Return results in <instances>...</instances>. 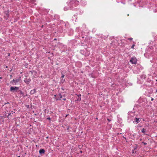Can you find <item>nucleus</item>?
Segmentation results:
<instances>
[{
    "label": "nucleus",
    "instance_id": "6",
    "mask_svg": "<svg viewBox=\"0 0 157 157\" xmlns=\"http://www.w3.org/2000/svg\"><path fill=\"white\" fill-rule=\"evenodd\" d=\"M31 81V79L30 78H29L28 79H27L26 78H25L24 80V82L26 83L27 84H29V82Z\"/></svg>",
    "mask_w": 157,
    "mask_h": 157
},
{
    "label": "nucleus",
    "instance_id": "24",
    "mask_svg": "<svg viewBox=\"0 0 157 157\" xmlns=\"http://www.w3.org/2000/svg\"><path fill=\"white\" fill-rule=\"evenodd\" d=\"M151 101H153L154 100V98H151Z\"/></svg>",
    "mask_w": 157,
    "mask_h": 157
},
{
    "label": "nucleus",
    "instance_id": "21",
    "mask_svg": "<svg viewBox=\"0 0 157 157\" xmlns=\"http://www.w3.org/2000/svg\"><path fill=\"white\" fill-rule=\"evenodd\" d=\"M47 119L50 120H51V118L50 117H48L47 118Z\"/></svg>",
    "mask_w": 157,
    "mask_h": 157
},
{
    "label": "nucleus",
    "instance_id": "16",
    "mask_svg": "<svg viewBox=\"0 0 157 157\" xmlns=\"http://www.w3.org/2000/svg\"><path fill=\"white\" fill-rule=\"evenodd\" d=\"M64 81H65L64 79H62L61 81V82L63 83L64 82Z\"/></svg>",
    "mask_w": 157,
    "mask_h": 157
},
{
    "label": "nucleus",
    "instance_id": "10",
    "mask_svg": "<svg viewBox=\"0 0 157 157\" xmlns=\"http://www.w3.org/2000/svg\"><path fill=\"white\" fill-rule=\"evenodd\" d=\"M141 132H142L144 133L146 132V130L144 128H143L142 130L141 131Z\"/></svg>",
    "mask_w": 157,
    "mask_h": 157
},
{
    "label": "nucleus",
    "instance_id": "17",
    "mask_svg": "<svg viewBox=\"0 0 157 157\" xmlns=\"http://www.w3.org/2000/svg\"><path fill=\"white\" fill-rule=\"evenodd\" d=\"M134 46H135V44H133L131 47V48L134 49Z\"/></svg>",
    "mask_w": 157,
    "mask_h": 157
},
{
    "label": "nucleus",
    "instance_id": "18",
    "mask_svg": "<svg viewBox=\"0 0 157 157\" xmlns=\"http://www.w3.org/2000/svg\"><path fill=\"white\" fill-rule=\"evenodd\" d=\"M143 143L144 144V145H146L147 144V143H146V142H143Z\"/></svg>",
    "mask_w": 157,
    "mask_h": 157
},
{
    "label": "nucleus",
    "instance_id": "8",
    "mask_svg": "<svg viewBox=\"0 0 157 157\" xmlns=\"http://www.w3.org/2000/svg\"><path fill=\"white\" fill-rule=\"evenodd\" d=\"M36 92V90L35 89H34L33 90H31L30 91V94H34Z\"/></svg>",
    "mask_w": 157,
    "mask_h": 157
},
{
    "label": "nucleus",
    "instance_id": "15",
    "mask_svg": "<svg viewBox=\"0 0 157 157\" xmlns=\"http://www.w3.org/2000/svg\"><path fill=\"white\" fill-rule=\"evenodd\" d=\"M81 100V98H80V97H78V99H77V100H78V101H80V100Z\"/></svg>",
    "mask_w": 157,
    "mask_h": 157
},
{
    "label": "nucleus",
    "instance_id": "13",
    "mask_svg": "<svg viewBox=\"0 0 157 157\" xmlns=\"http://www.w3.org/2000/svg\"><path fill=\"white\" fill-rule=\"evenodd\" d=\"M64 10L65 11H66V10H67L69 9H67V8L66 7H64Z\"/></svg>",
    "mask_w": 157,
    "mask_h": 157
},
{
    "label": "nucleus",
    "instance_id": "11",
    "mask_svg": "<svg viewBox=\"0 0 157 157\" xmlns=\"http://www.w3.org/2000/svg\"><path fill=\"white\" fill-rule=\"evenodd\" d=\"M35 0H31V2L32 3H34L35 2Z\"/></svg>",
    "mask_w": 157,
    "mask_h": 157
},
{
    "label": "nucleus",
    "instance_id": "29",
    "mask_svg": "<svg viewBox=\"0 0 157 157\" xmlns=\"http://www.w3.org/2000/svg\"><path fill=\"white\" fill-rule=\"evenodd\" d=\"M156 92H157V90H156Z\"/></svg>",
    "mask_w": 157,
    "mask_h": 157
},
{
    "label": "nucleus",
    "instance_id": "19",
    "mask_svg": "<svg viewBox=\"0 0 157 157\" xmlns=\"http://www.w3.org/2000/svg\"><path fill=\"white\" fill-rule=\"evenodd\" d=\"M64 77V75L63 74L61 76L62 78H63Z\"/></svg>",
    "mask_w": 157,
    "mask_h": 157
},
{
    "label": "nucleus",
    "instance_id": "1",
    "mask_svg": "<svg viewBox=\"0 0 157 157\" xmlns=\"http://www.w3.org/2000/svg\"><path fill=\"white\" fill-rule=\"evenodd\" d=\"M21 80V77H19L18 78L13 79V80L10 82V83L13 85H16L19 82H20Z\"/></svg>",
    "mask_w": 157,
    "mask_h": 157
},
{
    "label": "nucleus",
    "instance_id": "4",
    "mask_svg": "<svg viewBox=\"0 0 157 157\" xmlns=\"http://www.w3.org/2000/svg\"><path fill=\"white\" fill-rule=\"evenodd\" d=\"M137 59L136 58L132 57L130 60V62L132 64H136L137 63Z\"/></svg>",
    "mask_w": 157,
    "mask_h": 157
},
{
    "label": "nucleus",
    "instance_id": "2",
    "mask_svg": "<svg viewBox=\"0 0 157 157\" xmlns=\"http://www.w3.org/2000/svg\"><path fill=\"white\" fill-rule=\"evenodd\" d=\"M78 2H79L77 1L73 0L69 2L68 5L69 6L70 8L73 7L74 6H75L78 4Z\"/></svg>",
    "mask_w": 157,
    "mask_h": 157
},
{
    "label": "nucleus",
    "instance_id": "5",
    "mask_svg": "<svg viewBox=\"0 0 157 157\" xmlns=\"http://www.w3.org/2000/svg\"><path fill=\"white\" fill-rule=\"evenodd\" d=\"M19 87L16 86H11L10 88V91L14 92V91H17Z\"/></svg>",
    "mask_w": 157,
    "mask_h": 157
},
{
    "label": "nucleus",
    "instance_id": "14",
    "mask_svg": "<svg viewBox=\"0 0 157 157\" xmlns=\"http://www.w3.org/2000/svg\"><path fill=\"white\" fill-rule=\"evenodd\" d=\"M13 111H12L11 113H8V116L11 115V114H13Z\"/></svg>",
    "mask_w": 157,
    "mask_h": 157
},
{
    "label": "nucleus",
    "instance_id": "26",
    "mask_svg": "<svg viewBox=\"0 0 157 157\" xmlns=\"http://www.w3.org/2000/svg\"><path fill=\"white\" fill-rule=\"evenodd\" d=\"M8 54V56H10V53H9Z\"/></svg>",
    "mask_w": 157,
    "mask_h": 157
},
{
    "label": "nucleus",
    "instance_id": "25",
    "mask_svg": "<svg viewBox=\"0 0 157 157\" xmlns=\"http://www.w3.org/2000/svg\"><path fill=\"white\" fill-rule=\"evenodd\" d=\"M107 120H108V121H109H109H110V120H109V119H107Z\"/></svg>",
    "mask_w": 157,
    "mask_h": 157
},
{
    "label": "nucleus",
    "instance_id": "28",
    "mask_svg": "<svg viewBox=\"0 0 157 157\" xmlns=\"http://www.w3.org/2000/svg\"><path fill=\"white\" fill-rule=\"evenodd\" d=\"M54 40H56V38L54 39Z\"/></svg>",
    "mask_w": 157,
    "mask_h": 157
},
{
    "label": "nucleus",
    "instance_id": "12",
    "mask_svg": "<svg viewBox=\"0 0 157 157\" xmlns=\"http://www.w3.org/2000/svg\"><path fill=\"white\" fill-rule=\"evenodd\" d=\"M19 91L20 92V93L21 94L23 95L24 94V93L22 92L21 90H19Z\"/></svg>",
    "mask_w": 157,
    "mask_h": 157
},
{
    "label": "nucleus",
    "instance_id": "22",
    "mask_svg": "<svg viewBox=\"0 0 157 157\" xmlns=\"http://www.w3.org/2000/svg\"><path fill=\"white\" fill-rule=\"evenodd\" d=\"M81 96V95L80 94H79V95H78V97H80Z\"/></svg>",
    "mask_w": 157,
    "mask_h": 157
},
{
    "label": "nucleus",
    "instance_id": "27",
    "mask_svg": "<svg viewBox=\"0 0 157 157\" xmlns=\"http://www.w3.org/2000/svg\"><path fill=\"white\" fill-rule=\"evenodd\" d=\"M68 114H66V117H67L68 116Z\"/></svg>",
    "mask_w": 157,
    "mask_h": 157
},
{
    "label": "nucleus",
    "instance_id": "3",
    "mask_svg": "<svg viewBox=\"0 0 157 157\" xmlns=\"http://www.w3.org/2000/svg\"><path fill=\"white\" fill-rule=\"evenodd\" d=\"M62 96L61 95L59 94L54 95V98L56 100H59L62 98Z\"/></svg>",
    "mask_w": 157,
    "mask_h": 157
},
{
    "label": "nucleus",
    "instance_id": "9",
    "mask_svg": "<svg viewBox=\"0 0 157 157\" xmlns=\"http://www.w3.org/2000/svg\"><path fill=\"white\" fill-rule=\"evenodd\" d=\"M39 152L40 154L44 153L45 152V151L44 149H40V150Z\"/></svg>",
    "mask_w": 157,
    "mask_h": 157
},
{
    "label": "nucleus",
    "instance_id": "20",
    "mask_svg": "<svg viewBox=\"0 0 157 157\" xmlns=\"http://www.w3.org/2000/svg\"><path fill=\"white\" fill-rule=\"evenodd\" d=\"M62 100H63L64 101H65L66 100V99L65 98H63L62 99Z\"/></svg>",
    "mask_w": 157,
    "mask_h": 157
},
{
    "label": "nucleus",
    "instance_id": "23",
    "mask_svg": "<svg viewBox=\"0 0 157 157\" xmlns=\"http://www.w3.org/2000/svg\"><path fill=\"white\" fill-rule=\"evenodd\" d=\"M132 38H130L128 39V40H132Z\"/></svg>",
    "mask_w": 157,
    "mask_h": 157
},
{
    "label": "nucleus",
    "instance_id": "7",
    "mask_svg": "<svg viewBox=\"0 0 157 157\" xmlns=\"http://www.w3.org/2000/svg\"><path fill=\"white\" fill-rule=\"evenodd\" d=\"M135 121L137 123H138L140 122V118H135Z\"/></svg>",
    "mask_w": 157,
    "mask_h": 157
}]
</instances>
